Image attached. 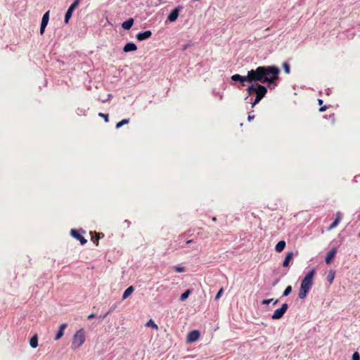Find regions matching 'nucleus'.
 <instances>
[{
  "label": "nucleus",
  "mask_w": 360,
  "mask_h": 360,
  "mask_svg": "<svg viewBox=\"0 0 360 360\" xmlns=\"http://www.w3.org/2000/svg\"><path fill=\"white\" fill-rule=\"evenodd\" d=\"M250 83H266L269 89H274L277 85L276 80L278 79L280 69L274 65L259 66L256 69L248 71Z\"/></svg>",
  "instance_id": "1"
},
{
  "label": "nucleus",
  "mask_w": 360,
  "mask_h": 360,
  "mask_svg": "<svg viewBox=\"0 0 360 360\" xmlns=\"http://www.w3.org/2000/svg\"><path fill=\"white\" fill-rule=\"evenodd\" d=\"M316 273L315 269H311L302 281L298 297L304 299L307 297L309 290L313 285V278Z\"/></svg>",
  "instance_id": "2"
},
{
  "label": "nucleus",
  "mask_w": 360,
  "mask_h": 360,
  "mask_svg": "<svg viewBox=\"0 0 360 360\" xmlns=\"http://www.w3.org/2000/svg\"><path fill=\"white\" fill-rule=\"evenodd\" d=\"M85 342V335L84 329L77 330L73 336L72 347L75 348L79 347Z\"/></svg>",
  "instance_id": "3"
},
{
  "label": "nucleus",
  "mask_w": 360,
  "mask_h": 360,
  "mask_svg": "<svg viewBox=\"0 0 360 360\" xmlns=\"http://www.w3.org/2000/svg\"><path fill=\"white\" fill-rule=\"evenodd\" d=\"M255 93L256 97L255 98V103H258L266 96L267 93V87L262 84H257V88Z\"/></svg>",
  "instance_id": "4"
},
{
  "label": "nucleus",
  "mask_w": 360,
  "mask_h": 360,
  "mask_svg": "<svg viewBox=\"0 0 360 360\" xmlns=\"http://www.w3.org/2000/svg\"><path fill=\"white\" fill-rule=\"evenodd\" d=\"M81 0H75L73 3L70 6L68 11L65 13L64 22L68 24L70 18L72 15L73 11L79 6Z\"/></svg>",
  "instance_id": "5"
},
{
  "label": "nucleus",
  "mask_w": 360,
  "mask_h": 360,
  "mask_svg": "<svg viewBox=\"0 0 360 360\" xmlns=\"http://www.w3.org/2000/svg\"><path fill=\"white\" fill-rule=\"evenodd\" d=\"M288 309V305L286 303H284L281 305L279 309H277L274 313L271 315V319L274 320H278L281 319L287 309Z\"/></svg>",
  "instance_id": "6"
},
{
  "label": "nucleus",
  "mask_w": 360,
  "mask_h": 360,
  "mask_svg": "<svg viewBox=\"0 0 360 360\" xmlns=\"http://www.w3.org/2000/svg\"><path fill=\"white\" fill-rule=\"evenodd\" d=\"M231 79L233 82H240L243 86L245 85V82L250 83V77L248 72L246 76H241L240 75L236 74L232 75Z\"/></svg>",
  "instance_id": "7"
},
{
  "label": "nucleus",
  "mask_w": 360,
  "mask_h": 360,
  "mask_svg": "<svg viewBox=\"0 0 360 360\" xmlns=\"http://www.w3.org/2000/svg\"><path fill=\"white\" fill-rule=\"evenodd\" d=\"M182 9V7L181 6H178L175 8H174L171 12L169 14V15L167 16V20L169 21V22H174L176 20V19L178 18L179 17V12Z\"/></svg>",
  "instance_id": "8"
},
{
  "label": "nucleus",
  "mask_w": 360,
  "mask_h": 360,
  "mask_svg": "<svg viewBox=\"0 0 360 360\" xmlns=\"http://www.w3.org/2000/svg\"><path fill=\"white\" fill-rule=\"evenodd\" d=\"M70 235L75 239L80 241L81 245H84L87 243V240L81 235L79 231L75 229H71Z\"/></svg>",
  "instance_id": "9"
},
{
  "label": "nucleus",
  "mask_w": 360,
  "mask_h": 360,
  "mask_svg": "<svg viewBox=\"0 0 360 360\" xmlns=\"http://www.w3.org/2000/svg\"><path fill=\"white\" fill-rule=\"evenodd\" d=\"M152 36V32L150 30H146L144 32H139L136 35V38L138 41H143L149 39Z\"/></svg>",
  "instance_id": "10"
},
{
  "label": "nucleus",
  "mask_w": 360,
  "mask_h": 360,
  "mask_svg": "<svg viewBox=\"0 0 360 360\" xmlns=\"http://www.w3.org/2000/svg\"><path fill=\"white\" fill-rule=\"evenodd\" d=\"M200 337V332L198 330H192L188 333L187 336V342H193L196 341Z\"/></svg>",
  "instance_id": "11"
},
{
  "label": "nucleus",
  "mask_w": 360,
  "mask_h": 360,
  "mask_svg": "<svg viewBox=\"0 0 360 360\" xmlns=\"http://www.w3.org/2000/svg\"><path fill=\"white\" fill-rule=\"evenodd\" d=\"M337 251H338L337 248H333L327 253V255L325 257V262L327 264H329L331 263L332 260L333 259V258L335 257V256L337 253Z\"/></svg>",
  "instance_id": "12"
},
{
  "label": "nucleus",
  "mask_w": 360,
  "mask_h": 360,
  "mask_svg": "<svg viewBox=\"0 0 360 360\" xmlns=\"http://www.w3.org/2000/svg\"><path fill=\"white\" fill-rule=\"evenodd\" d=\"M136 50H137V46L133 42L127 43L123 48V51L124 53L132 52V51H135Z\"/></svg>",
  "instance_id": "13"
},
{
  "label": "nucleus",
  "mask_w": 360,
  "mask_h": 360,
  "mask_svg": "<svg viewBox=\"0 0 360 360\" xmlns=\"http://www.w3.org/2000/svg\"><path fill=\"white\" fill-rule=\"evenodd\" d=\"M68 327V324L67 323H63L60 325V328H59V330H58L56 336H55V340H60L63 334H64V330Z\"/></svg>",
  "instance_id": "14"
},
{
  "label": "nucleus",
  "mask_w": 360,
  "mask_h": 360,
  "mask_svg": "<svg viewBox=\"0 0 360 360\" xmlns=\"http://www.w3.org/2000/svg\"><path fill=\"white\" fill-rule=\"evenodd\" d=\"M133 24H134V19L132 18H130L122 23V27L124 30H128L132 27Z\"/></svg>",
  "instance_id": "15"
},
{
  "label": "nucleus",
  "mask_w": 360,
  "mask_h": 360,
  "mask_svg": "<svg viewBox=\"0 0 360 360\" xmlns=\"http://www.w3.org/2000/svg\"><path fill=\"white\" fill-rule=\"evenodd\" d=\"M292 257H293V252H288L284 259V261L283 262V267L288 266L290 262L292 259Z\"/></svg>",
  "instance_id": "16"
},
{
  "label": "nucleus",
  "mask_w": 360,
  "mask_h": 360,
  "mask_svg": "<svg viewBox=\"0 0 360 360\" xmlns=\"http://www.w3.org/2000/svg\"><path fill=\"white\" fill-rule=\"evenodd\" d=\"M257 83H256V84H252L251 85H250L246 89V91H248V96L245 98V100H247L249 96H250L253 93H255L257 91Z\"/></svg>",
  "instance_id": "17"
},
{
  "label": "nucleus",
  "mask_w": 360,
  "mask_h": 360,
  "mask_svg": "<svg viewBox=\"0 0 360 360\" xmlns=\"http://www.w3.org/2000/svg\"><path fill=\"white\" fill-rule=\"evenodd\" d=\"M285 245H286V243L284 240H280L276 245L275 250L277 252H281L284 250Z\"/></svg>",
  "instance_id": "18"
},
{
  "label": "nucleus",
  "mask_w": 360,
  "mask_h": 360,
  "mask_svg": "<svg viewBox=\"0 0 360 360\" xmlns=\"http://www.w3.org/2000/svg\"><path fill=\"white\" fill-rule=\"evenodd\" d=\"M134 291V288L132 285L128 287L124 292L122 295V300L127 299L133 292Z\"/></svg>",
  "instance_id": "19"
},
{
  "label": "nucleus",
  "mask_w": 360,
  "mask_h": 360,
  "mask_svg": "<svg viewBox=\"0 0 360 360\" xmlns=\"http://www.w3.org/2000/svg\"><path fill=\"white\" fill-rule=\"evenodd\" d=\"M30 345L32 348H36L38 346V337L37 335H34L30 340Z\"/></svg>",
  "instance_id": "20"
},
{
  "label": "nucleus",
  "mask_w": 360,
  "mask_h": 360,
  "mask_svg": "<svg viewBox=\"0 0 360 360\" xmlns=\"http://www.w3.org/2000/svg\"><path fill=\"white\" fill-rule=\"evenodd\" d=\"M340 215H341L340 212H338L337 213L336 219L334 220V221L328 227L329 230L334 229L335 227H336L338 225V224L340 223V221L341 220Z\"/></svg>",
  "instance_id": "21"
},
{
  "label": "nucleus",
  "mask_w": 360,
  "mask_h": 360,
  "mask_svg": "<svg viewBox=\"0 0 360 360\" xmlns=\"http://www.w3.org/2000/svg\"><path fill=\"white\" fill-rule=\"evenodd\" d=\"M49 20V11L46 12L41 19V25L47 26Z\"/></svg>",
  "instance_id": "22"
},
{
  "label": "nucleus",
  "mask_w": 360,
  "mask_h": 360,
  "mask_svg": "<svg viewBox=\"0 0 360 360\" xmlns=\"http://www.w3.org/2000/svg\"><path fill=\"white\" fill-rule=\"evenodd\" d=\"M335 275V271L334 270L329 271L326 279L330 284H331L333 282Z\"/></svg>",
  "instance_id": "23"
},
{
  "label": "nucleus",
  "mask_w": 360,
  "mask_h": 360,
  "mask_svg": "<svg viewBox=\"0 0 360 360\" xmlns=\"http://www.w3.org/2000/svg\"><path fill=\"white\" fill-rule=\"evenodd\" d=\"M193 290L192 289H188L186 290L184 292H183L181 296H180V300L181 301H184L186 300L188 296L191 295V293L192 292Z\"/></svg>",
  "instance_id": "24"
},
{
  "label": "nucleus",
  "mask_w": 360,
  "mask_h": 360,
  "mask_svg": "<svg viewBox=\"0 0 360 360\" xmlns=\"http://www.w3.org/2000/svg\"><path fill=\"white\" fill-rule=\"evenodd\" d=\"M270 303H273V304L275 305L278 303V300H274L273 298H271L268 300H263L262 301V304H269Z\"/></svg>",
  "instance_id": "25"
},
{
  "label": "nucleus",
  "mask_w": 360,
  "mask_h": 360,
  "mask_svg": "<svg viewBox=\"0 0 360 360\" xmlns=\"http://www.w3.org/2000/svg\"><path fill=\"white\" fill-rule=\"evenodd\" d=\"M129 122V119H124L116 124V128L119 129L121 127H122L124 124H128Z\"/></svg>",
  "instance_id": "26"
},
{
  "label": "nucleus",
  "mask_w": 360,
  "mask_h": 360,
  "mask_svg": "<svg viewBox=\"0 0 360 360\" xmlns=\"http://www.w3.org/2000/svg\"><path fill=\"white\" fill-rule=\"evenodd\" d=\"M291 292H292V286L291 285H288L284 290V291L283 292V297H287V296H288L290 294Z\"/></svg>",
  "instance_id": "27"
},
{
  "label": "nucleus",
  "mask_w": 360,
  "mask_h": 360,
  "mask_svg": "<svg viewBox=\"0 0 360 360\" xmlns=\"http://www.w3.org/2000/svg\"><path fill=\"white\" fill-rule=\"evenodd\" d=\"M174 268L175 271L179 273H182V272L186 271L185 267L180 266V265L174 266Z\"/></svg>",
  "instance_id": "28"
},
{
  "label": "nucleus",
  "mask_w": 360,
  "mask_h": 360,
  "mask_svg": "<svg viewBox=\"0 0 360 360\" xmlns=\"http://www.w3.org/2000/svg\"><path fill=\"white\" fill-rule=\"evenodd\" d=\"M283 68L286 74H289L290 72V65L287 62L283 63Z\"/></svg>",
  "instance_id": "29"
},
{
  "label": "nucleus",
  "mask_w": 360,
  "mask_h": 360,
  "mask_svg": "<svg viewBox=\"0 0 360 360\" xmlns=\"http://www.w3.org/2000/svg\"><path fill=\"white\" fill-rule=\"evenodd\" d=\"M146 326H151L153 328L158 329V325L154 323V321L152 319H150L146 323Z\"/></svg>",
  "instance_id": "30"
},
{
  "label": "nucleus",
  "mask_w": 360,
  "mask_h": 360,
  "mask_svg": "<svg viewBox=\"0 0 360 360\" xmlns=\"http://www.w3.org/2000/svg\"><path fill=\"white\" fill-rule=\"evenodd\" d=\"M98 116L102 117V118H103L105 122H109V118H108V114H104L103 112H99L98 113Z\"/></svg>",
  "instance_id": "31"
},
{
  "label": "nucleus",
  "mask_w": 360,
  "mask_h": 360,
  "mask_svg": "<svg viewBox=\"0 0 360 360\" xmlns=\"http://www.w3.org/2000/svg\"><path fill=\"white\" fill-rule=\"evenodd\" d=\"M352 360H360V356L357 352L353 353Z\"/></svg>",
  "instance_id": "32"
},
{
  "label": "nucleus",
  "mask_w": 360,
  "mask_h": 360,
  "mask_svg": "<svg viewBox=\"0 0 360 360\" xmlns=\"http://www.w3.org/2000/svg\"><path fill=\"white\" fill-rule=\"evenodd\" d=\"M223 292H224V289L221 288L219 289V290L217 293V295L215 296V300H217L219 299V297L221 296Z\"/></svg>",
  "instance_id": "33"
},
{
  "label": "nucleus",
  "mask_w": 360,
  "mask_h": 360,
  "mask_svg": "<svg viewBox=\"0 0 360 360\" xmlns=\"http://www.w3.org/2000/svg\"><path fill=\"white\" fill-rule=\"evenodd\" d=\"M112 312V310H109L108 312H106L104 315L100 316L98 318L101 320L104 319L108 314H110Z\"/></svg>",
  "instance_id": "34"
},
{
  "label": "nucleus",
  "mask_w": 360,
  "mask_h": 360,
  "mask_svg": "<svg viewBox=\"0 0 360 360\" xmlns=\"http://www.w3.org/2000/svg\"><path fill=\"white\" fill-rule=\"evenodd\" d=\"M46 27V26H45V25H40V34H43L44 33Z\"/></svg>",
  "instance_id": "35"
},
{
  "label": "nucleus",
  "mask_w": 360,
  "mask_h": 360,
  "mask_svg": "<svg viewBox=\"0 0 360 360\" xmlns=\"http://www.w3.org/2000/svg\"><path fill=\"white\" fill-rule=\"evenodd\" d=\"M99 238H100L99 236L98 237L95 238L94 237H92V240L94 241V243H96V245H98Z\"/></svg>",
  "instance_id": "36"
},
{
  "label": "nucleus",
  "mask_w": 360,
  "mask_h": 360,
  "mask_svg": "<svg viewBox=\"0 0 360 360\" xmlns=\"http://www.w3.org/2000/svg\"><path fill=\"white\" fill-rule=\"evenodd\" d=\"M327 105L321 106L319 108V112H324L327 110Z\"/></svg>",
  "instance_id": "37"
},
{
  "label": "nucleus",
  "mask_w": 360,
  "mask_h": 360,
  "mask_svg": "<svg viewBox=\"0 0 360 360\" xmlns=\"http://www.w3.org/2000/svg\"><path fill=\"white\" fill-rule=\"evenodd\" d=\"M166 288L163 285H160L158 288H157V291L158 292H160V291H162L163 290H165Z\"/></svg>",
  "instance_id": "38"
},
{
  "label": "nucleus",
  "mask_w": 360,
  "mask_h": 360,
  "mask_svg": "<svg viewBox=\"0 0 360 360\" xmlns=\"http://www.w3.org/2000/svg\"><path fill=\"white\" fill-rule=\"evenodd\" d=\"M111 97H112V94H109L108 95V98H107V99H105V100H102V102H103V103L106 102V101H108Z\"/></svg>",
  "instance_id": "39"
},
{
  "label": "nucleus",
  "mask_w": 360,
  "mask_h": 360,
  "mask_svg": "<svg viewBox=\"0 0 360 360\" xmlns=\"http://www.w3.org/2000/svg\"><path fill=\"white\" fill-rule=\"evenodd\" d=\"M254 118H255V115H248V120L249 122H250V121H251V120H252Z\"/></svg>",
  "instance_id": "40"
},
{
  "label": "nucleus",
  "mask_w": 360,
  "mask_h": 360,
  "mask_svg": "<svg viewBox=\"0 0 360 360\" xmlns=\"http://www.w3.org/2000/svg\"><path fill=\"white\" fill-rule=\"evenodd\" d=\"M95 316H96V315L94 314H91L88 316V319H91L94 318Z\"/></svg>",
  "instance_id": "41"
},
{
  "label": "nucleus",
  "mask_w": 360,
  "mask_h": 360,
  "mask_svg": "<svg viewBox=\"0 0 360 360\" xmlns=\"http://www.w3.org/2000/svg\"><path fill=\"white\" fill-rule=\"evenodd\" d=\"M189 46V44H186L183 46L182 49L184 51Z\"/></svg>",
  "instance_id": "42"
},
{
  "label": "nucleus",
  "mask_w": 360,
  "mask_h": 360,
  "mask_svg": "<svg viewBox=\"0 0 360 360\" xmlns=\"http://www.w3.org/2000/svg\"><path fill=\"white\" fill-rule=\"evenodd\" d=\"M319 105H321L323 104V100L322 99H318Z\"/></svg>",
  "instance_id": "43"
},
{
  "label": "nucleus",
  "mask_w": 360,
  "mask_h": 360,
  "mask_svg": "<svg viewBox=\"0 0 360 360\" xmlns=\"http://www.w3.org/2000/svg\"><path fill=\"white\" fill-rule=\"evenodd\" d=\"M193 240H188L186 242V244H191Z\"/></svg>",
  "instance_id": "44"
},
{
  "label": "nucleus",
  "mask_w": 360,
  "mask_h": 360,
  "mask_svg": "<svg viewBox=\"0 0 360 360\" xmlns=\"http://www.w3.org/2000/svg\"><path fill=\"white\" fill-rule=\"evenodd\" d=\"M257 103H255V101H253V103H252V107L253 108L255 105H256Z\"/></svg>",
  "instance_id": "45"
},
{
  "label": "nucleus",
  "mask_w": 360,
  "mask_h": 360,
  "mask_svg": "<svg viewBox=\"0 0 360 360\" xmlns=\"http://www.w3.org/2000/svg\"><path fill=\"white\" fill-rule=\"evenodd\" d=\"M115 309V307H112L110 310H112V311L114 310Z\"/></svg>",
  "instance_id": "46"
},
{
  "label": "nucleus",
  "mask_w": 360,
  "mask_h": 360,
  "mask_svg": "<svg viewBox=\"0 0 360 360\" xmlns=\"http://www.w3.org/2000/svg\"><path fill=\"white\" fill-rule=\"evenodd\" d=\"M278 283V281H276L274 283V285H276V284Z\"/></svg>",
  "instance_id": "47"
}]
</instances>
